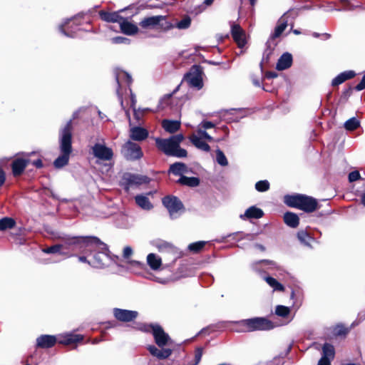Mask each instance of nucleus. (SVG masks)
<instances>
[{
	"mask_svg": "<svg viewBox=\"0 0 365 365\" xmlns=\"http://www.w3.org/2000/svg\"><path fill=\"white\" fill-rule=\"evenodd\" d=\"M112 43L120 44V43H124V44H128L130 43V39L125 37L123 36H116L111 39Z\"/></svg>",
	"mask_w": 365,
	"mask_h": 365,
	"instance_id": "obj_51",
	"label": "nucleus"
},
{
	"mask_svg": "<svg viewBox=\"0 0 365 365\" xmlns=\"http://www.w3.org/2000/svg\"><path fill=\"white\" fill-rule=\"evenodd\" d=\"M172 354V350L170 349H160L158 359H165L168 358Z\"/></svg>",
	"mask_w": 365,
	"mask_h": 365,
	"instance_id": "obj_52",
	"label": "nucleus"
},
{
	"mask_svg": "<svg viewBox=\"0 0 365 365\" xmlns=\"http://www.w3.org/2000/svg\"><path fill=\"white\" fill-rule=\"evenodd\" d=\"M284 221L288 226L295 228L298 226L299 220L296 214L287 212L284 215Z\"/></svg>",
	"mask_w": 365,
	"mask_h": 365,
	"instance_id": "obj_33",
	"label": "nucleus"
},
{
	"mask_svg": "<svg viewBox=\"0 0 365 365\" xmlns=\"http://www.w3.org/2000/svg\"><path fill=\"white\" fill-rule=\"evenodd\" d=\"M317 202L315 199L302 195L299 209L307 212H312L317 209Z\"/></svg>",
	"mask_w": 365,
	"mask_h": 365,
	"instance_id": "obj_21",
	"label": "nucleus"
},
{
	"mask_svg": "<svg viewBox=\"0 0 365 365\" xmlns=\"http://www.w3.org/2000/svg\"><path fill=\"white\" fill-rule=\"evenodd\" d=\"M360 125L359 121L354 117L351 118L344 123V128L347 130H354Z\"/></svg>",
	"mask_w": 365,
	"mask_h": 365,
	"instance_id": "obj_42",
	"label": "nucleus"
},
{
	"mask_svg": "<svg viewBox=\"0 0 365 365\" xmlns=\"http://www.w3.org/2000/svg\"><path fill=\"white\" fill-rule=\"evenodd\" d=\"M76 18L66 19L61 25L59 26L60 31L68 37H74L76 30L73 25L76 24Z\"/></svg>",
	"mask_w": 365,
	"mask_h": 365,
	"instance_id": "obj_19",
	"label": "nucleus"
},
{
	"mask_svg": "<svg viewBox=\"0 0 365 365\" xmlns=\"http://www.w3.org/2000/svg\"><path fill=\"white\" fill-rule=\"evenodd\" d=\"M302 195H287L284 197V202L287 205L299 209Z\"/></svg>",
	"mask_w": 365,
	"mask_h": 365,
	"instance_id": "obj_34",
	"label": "nucleus"
},
{
	"mask_svg": "<svg viewBox=\"0 0 365 365\" xmlns=\"http://www.w3.org/2000/svg\"><path fill=\"white\" fill-rule=\"evenodd\" d=\"M148 136V132L146 129L139 127L133 126L130 129V138L136 141H142L146 139Z\"/></svg>",
	"mask_w": 365,
	"mask_h": 365,
	"instance_id": "obj_22",
	"label": "nucleus"
},
{
	"mask_svg": "<svg viewBox=\"0 0 365 365\" xmlns=\"http://www.w3.org/2000/svg\"><path fill=\"white\" fill-rule=\"evenodd\" d=\"M156 247L159 252L166 253L171 256V260L175 261L177 258V251L175 247L172 245L164 242L160 241L156 243Z\"/></svg>",
	"mask_w": 365,
	"mask_h": 365,
	"instance_id": "obj_20",
	"label": "nucleus"
},
{
	"mask_svg": "<svg viewBox=\"0 0 365 365\" xmlns=\"http://www.w3.org/2000/svg\"><path fill=\"white\" fill-rule=\"evenodd\" d=\"M148 349L149 350L150 353L153 356H156L157 358H158L159 353H160V349H158L157 347H155L153 345H151V346H148Z\"/></svg>",
	"mask_w": 365,
	"mask_h": 365,
	"instance_id": "obj_56",
	"label": "nucleus"
},
{
	"mask_svg": "<svg viewBox=\"0 0 365 365\" xmlns=\"http://www.w3.org/2000/svg\"><path fill=\"white\" fill-rule=\"evenodd\" d=\"M120 26L122 32L126 35L132 36L138 33V26L123 19L120 22Z\"/></svg>",
	"mask_w": 365,
	"mask_h": 365,
	"instance_id": "obj_25",
	"label": "nucleus"
},
{
	"mask_svg": "<svg viewBox=\"0 0 365 365\" xmlns=\"http://www.w3.org/2000/svg\"><path fill=\"white\" fill-rule=\"evenodd\" d=\"M330 361L329 359L322 357L319 361L318 365H331Z\"/></svg>",
	"mask_w": 365,
	"mask_h": 365,
	"instance_id": "obj_60",
	"label": "nucleus"
},
{
	"mask_svg": "<svg viewBox=\"0 0 365 365\" xmlns=\"http://www.w3.org/2000/svg\"><path fill=\"white\" fill-rule=\"evenodd\" d=\"M162 126L167 132L173 133L180 128V122L178 120H164L162 122Z\"/></svg>",
	"mask_w": 365,
	"mask_h": 365,
	"instance_id": "obj_29",
	"label": "nucleus"
},
{
	"mask_svg": "<svg viewBox=\"0 0 365 365\" xmlns=\"http://www.w3.org/2000/svg\"><path fill=\"white\" fill-rule=\"evenodd\" d=\"M264 280L273 289L274 291H284V287L274 278L272 277H265Z\"/></svg>",
	"mask_w": 365,
	"mask_h": 365,
	"instance_id": "obj_39",
	"label": "nucleus"
},
{
	"mask_svg": "<svg viewBox=\"0 0 365 365\" xmlns=\"http://www.w3.org/2000/svg\"><path fill=\"white\" fill-rule=\"evenodd\" d=\"M365 88V74L361 81L356 86L355 89L358 91H362Z\"/></svg>",
	"mask_w": 365,
	"mask_h": 365,
	"instance_id": "obj_58",
	"label": "nucleus"
},
{
	"mask_svg": "<svg viewBox=\"0 0 365 365\" xmlns=\"http://www.w3.org/2000/svg\"><path fill=\"white\" fill-rule=\"evenodd\" d=\"M81 239L89 240L90 241H95L91 248H82L78 250V252L87 254L91 253V262L89 265L96 268H102L109 262V257L107 254L106 245L102 242L98 238L96 237H81Z\"/></svg>",
	"mask_w": 365,
	"mask_h": 365,
	"instance_id": "obj_2",
	"label": "nucleus"
},
{
	"mask_svg": "<svg viewBox=\"0 0 365 365\" xmlns=\"http://www.w3.org/2000/svg\"><path fill=\"white\" fill-rule=\"evenodd\" d=\"M91 253L88 252L87 254L81 253V255L78 257V261L82 263H87L89 264V262H91Z\"/></svg>",
	"mask_w": 365,
	"mask_h": 365,
	"instance_id": "obj_53",
	"label": "nucleus"
},
{
	"mask_svg": "<svg viewBox=\"0 0 365 365\" xmlns=\"http://www.w3.org/2000/svg\"><path fill=\"white\" fill-rule=\"evenodd\" d=\"M5 180V176L4 172L0 169V186L3 185Z\"/></svg>",
	"mask_w": 365,
	"mask_h": 365,
	"instance_id": "obj_63",
	"label": "nucleus"
},
{
	"mask_svg": "<svg viewBox=\"0 0 365 365\" xmlns=\"http://www.w3.org/2000/svg\"><path fill=\"white\" fill-rule=\"evenodd\" d=\"M148 182V178L143 175L125 173L123 177V184L128 190L133 186L140 185Z\"/></svg>",
	"mask_w": 365,
	"mask_h": 365,
	"instance_id": "obj_12",
	"label": "nucleus"
},
{
	"mask_svg": "<svg viewBox=\"0 0 365 365\" xmlns=\"http://www.w3.org/2000/svg\"><path fill=\"white\" fill-rule=\"evenodd\" d=\"M297 237L302 244L309 247H312V243L315 242L314 239L304 230L298 232Z\"/></svg>",
	"mask_w": 365,
	"mask_h": 365,
	"instance_id": "obj_31",
	"label": "nucleus"
},
{
	"mask_svg": "<svg viewBox=\"0 0 365 365\" xmlns=\"http://www.w3.org/2000/svg\"><path fill=\"white\" fill-rule=\"evenodd\" d=\"M178 182L182 185H185L190 187L197 186L200 183V180L197 178H190L186 176H181L180 178L178 180Z\"/></svg>",
	"mask_w": 365,
	"mask_h": 365,
	"instance_id": "obj_37",
	"label": "nucleus"
},
{
	"mask_svg": "<svg viewBox=\"0 0 365 365\" xmlns=\"http://www.w3.org/2000/svg\"><path fill=\"white\" fill-rule=\"evenodd\" d=\"M58 338L57 342L63 345H71L81 341L83 339V336L81 334H76L72 332H66L56 335Z\"/></svg>",
	"mask_w": 365,
	"mask_h": 365,
	"instance_id": "obj_15",
	"label": "nucleus"
},
{
	"mask_svg": "<svg viewBox=\"0 0 365 365\" xmlns=\"http://www.w3.org/2000/svg\"><path fill=\"white\" fill-rule=\"evenodd\" d=\"M186 170V165L182 163H175L170 165L169 171L175 175H181Z\"/></svg>",
	"mask_w": 365,
	"mask_h": 365,
	"instance_id": "obj_40",
	"label": "nucleus"
},
{
	"mask_svg": "<svg viewBox=\"0 0 365 365\" xmlns=\"http://www.w3.org/2000/svg\"><path fill=\"white\" fill-rule=\"evenodd\" d=\"M215 124L210 121L203 120L197 126V129H202L205 130L207 129L212 128L215 127Z\"/></svg>",
	"mask_w": 365,
	"mask_h": 365,
	"instance_id": "obj_49",
	"label": "nucleus"
},
{
	"mask_svg": "<svg viewBox=\"0 0 365 365\" xmlns=\"http://www.w3.org/2000/svg\"><path fill=\"white\" fill-rule=\"evenodd\" d=\"M191 24V19L189 16H185L180 21L177 22L176 24L173 26V28L175 27L178 29H187L190 26Z\"/></svg>",
	"mask_w": 365,
	"mask_h": 365,
	"instance_id": "obj_43",
	"label": "nucleus"
},
{
	"mask_svg": "<svg viewBox=\"0 0 365 365\" xmlns=\"http://www.w3.org/2000/svg\"><path fill=\"white\" fill-rule=\"evenodd\" d=\"M356 76V73L354 71H346L339 73L331 81L333 86H339L343 83L346 80L353 78Z\"/></svg>",
	"mask_w": 365,
	"mask_h": 365,
	"instance_id": "obj_26",
	"label": "nucleus"
},
{
	"mask_svg": "<svg viewBox=\"0 0 365 365\" xmlns=\"http://www.w3.org/2000/svg\"><path fill=\"white\" fill-rule=\"evenodd\" d=\"M163 204L169 212L171 218L178 217L180 212L183 210V205L176 197L167 196L163 199Z\"/></svg>",
	"mask_w": 365,
	"mask_h": 365,
	"instance_id": "obj_11",
	"label": "nucleus"
},
{
	"mask_svg": "<svg viewBox=\"0 0 365 365\" xmlns=\"http://www.w3.org/2000/svg\"><path fill=\"white\" fill-rule=\"evenodd\" d=\"M263 215H264V212L261 209L257 208L255 206H252V207H249L247 210H246L245 214L241 215L240 217L242 219L244 217L259 219V218L262 217L263 216Z\"/></svg>",
	"mask_w": 365,
	"mask_h": 365,
	"instance_id": "obj_28",
	"label": "nucleus"
},
{
	"mask_svg": "<svg viewBox=\"0 0 365 365\" xmlns=\"http://www.w3.org/2000/svg\"><path fill=\"white\" fill-rule=\"evenodd\" d=\"M114 317L123 322H130L137 318L138 313L136 311L114 308L113 310Z\"/></svg>",
	"mask_w": 365,
	"mask_h": 365,
	"instance_id": "obj_13",
	"label": "nucleus"
},
{
	"mask_svg": "<svg viewBox=\"0 0 365 365\" xmlns=\"http://www.w3.org/2000/svg\"><path fill=\"white\" fill-rule=\"evenodd\" d=\"M147 262L150 267L153 270H158L162 264V259L154 253H150L147 256Z\"/></svg>",
	"mask_w": 365,
	"mask_h": 365,
	"instance_id": "obj_30",
	"label": "nucleus"
},
{
	"mask_svg": "<svg viewBox=\"0 0 365 365\" xmlns=\"http://www.w3.org/2000/svg\"><path fill=\"white\" fill-rule=\"evenodd\" d=\"M213 1L214 0H205L203 4L201 6L202 11L204 10L206 6H210Z\"/></svg>",
	"mask_w": 365,
	"mask_h": 365,
	"instance_id": "obj_61",
	"label": "nucleus"
},
{
	"mask_svg": "<svg viewBox=\"0 0 365 365\" xmlns=\"http://www.w3.org/2000/svg\"><path fill=\"white\" fill-rule=\"evenodd\" d=\"M123 79H125V81L128 83H130L132 82L131 76H130L129 73H128L127 72H125V71H120V73H118L116 75V81H117L118 83H119L120 80H123Z\"/></svg>",
	"mask_w": 365,
	"mask_h": 365,
	"instance_id": "obj_47",
	"label": "nucleus"
},
{
	"mask_svg": "<svg viewBox=\"0 0 365 365\" xmlns=\"http://www.w3.org/2000/svg\"><path fill=\"white\" fill-rule=\"evenodd\" d=\"M184 80L191 87L200 90L203 86L201 74L197 70L195 72H190L185 75Z\"/></svg>",
	"mask_w": 365,
	"mask_h": 365,
	"instance_id": "obj_17",
	"label": "nucleus"
},
{
	"mask_svg": "<svg viewBox=\"0 0 365 365\" xmlns=\"http://www.w3.org/2000/svg\"><path fill=\"white\" fill-rule=\"evenodd\" d=\"M121 153L128 160H135L143 156V152L140 145L130 140L127 141L121 148Z\"/></svg>",
	"mask_w": 365,
	"mask_h": 365,
	"instance_id": "obj_9",
	"label": "nucleus"
},
{
	"mask_svg": "<svg viewBox=\"0 0 365 365\" xmlns=\"http://www.w3.org/2000/svg\"><path fill=\"white\" fill-rule=\"evenodd\" d=\"M57 340L56 336L43 334L36 339V346L41 349L51 348L57 343Z\"/></svg>",
	"mask_w": 365,
	"mask_h": 365,
	"instance_id": "obj_18",
	"label": "nucleus"
},
{
	"mask_svg": "<svg viewBox=\"0 0 365 365\" xmlns=\"http://www.w3.org/2000/svg\"><path fill=\"white\" fill-rule=\"evenodd\" d=\"M148 109H144L142 111H140V110H136L135 108H133V112H134V116L135 118L139 120L142 115H143V113L145 110H147Z\"/></svg>",
	"mask_w": 365,
	"mask_h": 365,
	"instance_id": "obj_59",
	"label": "nucleus"
},
{
	"mask_svg": "<svg viewBox=\"0 0 365 365\" xmlns=\"http://www.w3.org/2000/svg\"><path fill=\"white\" fill-rule=\"evenodd\" d=\"M202 356V349L197 348L195 351V364H197L200 361Z\"/></svg>",
	"mask_w": 365,
	"mask_h": 365,
	"instance_id": "obj_57",
	"label": "nucleus"
},
{
	"mask_svg": "<svg viewBox=\"0 0 365 365\" xmlns=\"http://www.w3.org/2000/svg\"><path fill=\"white\" fill-rule=\"evenodd\" d=\"M135 200L136 204L143 210H149L153 207L148 197L145 195H137Z\"/></svg>",
	"mask_w": 365,
	"mask_h": 365,
	"instance_id": "obj_35",
	"label": "nucleus"
},
{
	"mask_svg": "<svg viewBox=\"0 0 365 365\" xmlns=\"http://www.w3.org/2000/svg\"><path fill=\"white\" fill-rule=\"evenodd\" d=\"M183 139V135L178 134L167 139L158 138L155 139V143L158 148L165 155L178 158H185L187 156V153L186 150L180 147V143Z\"/></svg>",
	"mask_w": 365,
	"mask_h": 365,
	"instance_id": "obj_4",
	"label": "nucleus"
},
{
	"mask_svg": "<svg viewBox=\"0 0 365 365\" xmlns=\"http://www.w3.org/2000/svg\"><path fill=\"white\" fill-rule=\"evenodd\" d=\"M99 15L102 20L107 22H118L120 24L123 19V17L120 16L119 12H106L101 11L99 12Z\"/></svg>",
	"mask_w": 365,
	"mask_h": 365,
	"instance_id": "obj_27",
	"label": "nucleus"
},
{
	"mask_svg": "<svg viewBox=\"0 0 365 365\" xmlns=\"http://www.w3.org/2000/svg\"><path fill=\"white\" fill-rule=\"evenodd\" d=\"M231 34L239 48H243L246 43V33L239 24H232L231 26Z\"/></svg>",
	"mask_w": 365,
	"mask_h": 365,
	"instance_id": "obj_14",
	"label": "nucleus"
},
{
	"mask_svg": "<svg viewBox=\"0 0 365 365\" xmlns=\"http://www.w3.org/2000/svg\"><path fill=\"white\" fill-rule=\"evenodd\" d=\"M133 255V249L127 246L124 247L123 252V256L125 259H128L131 255Z\"/></svg>",
	"mask_w": 365,
	"mask_h": 365,
	"instance_id": "obj_55",
	"label": "nucleus"
},
{
	"mask_svg": "<svg viewBox=\"0 0 365 365\" xmlns=\"http://www.w3.org/2000/svg\"><path fill=\"white\" fill-rule=\"evenodd\" d=\"M244 327L245 331H267L274 327L272 322L264 317H254L237 322Z\"/></svg>",
	"mask_w": 365,
	"mask_h": 365,
	"instance_id": "obj_5",
	"label": "nucleus"
},
{
	"mask_svg": "<svg viewBox=\"0 0 365 365\" xmlns=\"http://www.w3.org/2000/svg\"><path fill=\"white\" fill-rule=\"evenodd\" d=\"M290 312V308L283 305H277L274 310V314L282 319H287Z\"/></svg>",
	"mask_w": 365,
	"mask_h": 365,
	"instance_id": "obj_38",
	"label": "nucleus"
},
{
	"mask_svg": "<svg viewBox=\"0 0 365 365\" xmlns=\"http://www.w3.org/2000/svg\"><path fill=\"white\" fill-rule=\"evenodd\" d=\"M360 178V174L358 171H352L349 174V182H354Z\"/></svg>",
	"mask_w": 365,
	"mask_h": 365,
	"instance_id": "obj_54",
	"label": "nucleus"
},
{
	"mask_svg": "<svg viewBox=\"0 0 365 365\" xmlns=\"http://www.w3.org/2000/svg\"><path fill=\"white\" fill-rule=\"evenodd\" d=\"M266 76L268 78H274L277 76V74L275 72H269L266 74Z\"/></svg>",
	"mask_w": 365,
	"mask_h": 365,
	"instance_id": "obj_64",
	"label": "nucleus"
},
{
	"mask_svg": "<svg viewBox=\"0 0 365 365\" xmlns=\"http://www.w3.org/2000/svg\"><path fill=\"white\" fill-rule=\"evenodd\" d=\"M72 121L66 123L63 128L60 131L59 142L61 155L54 161L53 165L56 168H61L68 164L70 154L72 151Z\"/></svg>",
	"mask_w": 365,
	"mask_h": 365,
	"instance_id": "obj_3",
	"label": "nucleus"
},
{
	"mask_svg": "<svg viewBox=\"0 0 365 365\" xmlns=\"http://www.w3.org/2000/svg\"><path fill=\"white\" fill-rule=\"evenodd\" d=\"M16 225L15 220L11 217H3L0 219V231L13 228Z\"/></svg>",
	"mask_w": 365,
	"mask_h": 365,
	"instance_id": "obj_36",
	"label": "nucleus"
},
{
	"mask_svg": "<svg viewBox=\"0 0 365 365\" xmlns=\"http://www.w3.org/2000/svg\"><path fill=\"white\" fill-rule=\"evenodd\" d=\"M334 356V348L330 344L326 343L322 348V357L325 359H332Z\"/></svg>",
	"mask_w": 365,
	"mask_h": 365,
	"instance_id": "obj_41",
	"label": "nucleus"
},
{
	"mask_svg": "<svg viewBox=\"0 0 365 365\" xmlns=\"http://www.w3.org/2000/svg\"><path fill=\"white\" fill-rule=\"evenodd\" d=\"M32 164H33L34 166H36V168H42V166H43V163H42L41 160H40V159H38V160H34V161L32 163Z\"/></svg>",
	"mask_w": 365,
	"mask_h": 365,
	"instance_id": "obj_62",
	"label": "nucleus"
},
{
	"mask_svg": "<svg viewBox=\"0 0 365 365\" xmlns=\"http://www.w3.org/2000/svg\"><path fill=\"white\" fill-rule=\"evenodd\" d=\"M292 56L289 53H283L279 58L276 66V68L278 71H283L292 66Z\"/></svg>",
	"mask_w": 365,
	"mask_h": 365,
	"instance_id": "obj_24",
	"label": "nucleus"
},
{
	"mask_svg": "<svg viewBox=\"0 0 365 365\" xmlns=\"http://www.w3.org/2000/svg\"><path fill=\"white\" fill-rule=\"evenodd\" d=\"M91 151L96 158L102 161H109L113 157V150L107 147L103 140L95 143L91 147Z\"/></svg>",
	"mask_w": 365,
	"mask_h": 365,
	"instance_id": "obj_10",
	"label": "nucleus"
},
{
	"mask_svg": "<svg viewBox=\"0 0 365 365\" xmlns=\"http://www.w3.org/2000/svg\"><path fill=\"white\" fill-rule=\"evenodd\" d=\"M205 241H199L194 243H191L188 246V249L193 252H197L201 250L205 245Z\"/></svg>",
	"mask_w": 365,
	"mask_h": 365,
	"instance_id": "obj_45",
	"label": "nucleus"
},
{
	"mask_svg": "<svg viewBox=\"0 0 365 365\" xmlns=\"http://www.w3.org/2000/svg\"><path fill=\"white\" fill-rule=\"evenodd\" d=\"M140 27L145 29H162L168 31L173 29V26L167 21L164 16H153L144 18L140 23Z\"/></svg>",
	"mask_w": 365,
	"mask_h": 365,
	"instance_id": "obj_6",
	"label": "nucleus"
},
{
	"mask_svg": "<svg viewBox=\"0 0 365 365\" xmlns=\"http://www.w3.org/2000/svg\"><path fill=\"white\" fill-rule=\"evenodd\" d=\"M269 188V183L267 180H260L255 184V189L259 192H265Z\"/></svg>",
	"mask_w": 365,
	"mask_h": 365,
	"instance_id": "obj_46",
	"label": "nucleus"
},
{
	"mask_svg": "<svg viewBox=\"0 0 365 365\" xmlns=\"http://www.w3.org/2000/svg\"><path fill=\"white\" fill-rule=\"evenodd\" d=\"M29 163V159L18 158L12 162L11 168L14 176L20 175Z\"/></svg>",
	"mask_w": 365,
	"mask_h": 365,
	"instance_id": "obj_23",
	"label": "nucleus"
},
{
	"mask_svg": "<svg viewBox=\"0 0 365 365\" xmlns=\"http://www.w3.org/2000/svg\"><path fill=\"white\" fill-rule=\"evenodd\" d=\"M140 329L148 332L152 331L155 341L156 344L160 347L165 346L170 340L168 334H166L163 328L158 324H145L140 327Z\"/></svg>",
	"mask_w": 365,
	"mask_h": 365,
	"instance_id": "obj_8",
	"label": "nucleus"
},
{
	"mask_svg": "<svg viewBox=\"0 0 365 365\" xmlns=\"http://www.w3.org/2000/svg\"><path fill=\"white\" fill-rule=\"evenodd\" d=\"M264 264L265 265H269V266H272V267H275L276 266V263L274 261L264 259V260L258 261V262H256L253 263L252 265L253 269H255L256 271H258V266L259 264Z\"/></svg>",
	"mask_w": 365,
	"mask_h": 365,
	"instance_id": "obj_48",
	"label": "nucleus"
},
{
	"mask_svg": "<svg viewBox=\"0 0 365 365\" xmlns=\"http://www.w3.org/2000/svg\"><path fill=\"white\" fill-rule=\"evenodd\" d=\"M189 139L193 145L204 152H209L210 150V147L206 141H213V138L210 136L206 130H203L202 129H197L189 137Z\"/></svg>",
	"mask_w": 365,
	"mask_h": 365,
	"instance_id": "obj_7",
	"label": "nucleus"
},
{
	"mask_svg": "<svg viewBox=\"0 0 365 365\" xmlns=\"http://www.w3.org/2000/svg\"><path fill=\"white\" fill-rule=\"evenodd\" d=\"M95 241L81 239V237H69L63 239L62 243L56 244L53 246L44 248L42 251L46 254L58 253L64 256H72L71 252H78L79 249L91 248L94 245Z\"/></svg>",
	"mask_w": 365,
	"mask_h": 365,
	"instance_id": "obj_1",
	"label": "nucleus"
},
{
	"mask_svg": "<svg viewBox=\"0 0 365 365\" xmlns=\"http://www.w3.org/2000/svg\"><path fill=\"white\" fill-rule=\"evenodd\" d=\"M294 11H289L279 19L277 26L269 38L274 41V38L279 37L282 34L289 24V18L294 14Z\"/></svg>",
	"mask_w": 365,
	"mask_h": 365,
	"instance_id": "obj_16",
	"label": "nucleus"
},
{
	"mask_svg": "<svg viewBox=\"0 0 365 365\" xmlns=\"http://www.w3.org/2000/svg\"><path fill=\"white\" fill-rule=\"evenodd\" d=\"M349 330L348 329L345 328L342 325H337L334 328V334L337 336H341V335H346L348 333Z\"/></svg>",
	"mask_w": 365,
	"mask_h": 365,
	"instance_id": "obj_50",
	"label": "nucleus"
},
{
	"mask_svg": "<svg viewBox=\"0 0 365 365\" xmlns=\"http://www.w3.org/2000/svg\"><path fill=\"white\" fill-rule=\"evenodd\" d=\"M216 161L219 165L222 166H227L228 165V161L226 156L220 149L216 150Z\"/></svg>",
	"mask_w": 365,
	"mask_h": 365,
	"instance_id": "obj_44",
	"label": "nucleus"
},
{
	"mask_svg": "<svg viewBox=\"0 0 365 365\" xmlns=\"http://www.w3.org/2000/svg\"><path fill=\"white\" fill-rule=\"evenodd\" d=\"M276 46V43L274 40L269 38L266 43V48L263 53L262 61L268 62L271 56L273 53L274 48Z\"/></svg>",
	"mask_w": 365,
	"mask_h": 365,
	"instance_id": "obj_32",
	"label": "nucleus"
}]
</instances>
